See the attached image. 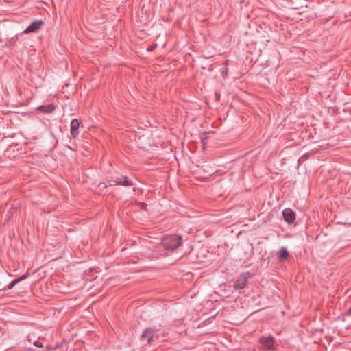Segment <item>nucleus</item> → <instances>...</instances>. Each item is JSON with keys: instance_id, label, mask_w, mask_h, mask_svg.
<instances>
[{"instance_id": "obj_1", "label": "nucleus", "mask_w": 351, "mask_h": 351, "mask_svg": "<svg viewBox=\"0 0 351 351\" xmlns=\"http://www.w3.org/2000/svg\"><path fill=\"white\" fill-rule=\"evenodd\" d=\"M163 247L168 250H174L181 244V238L176 235L168 236L162 241Z\"/></svg>"}, {"instance_id": "obj_2", "label": "nucleus", "mask_w": 351, "mask_h": 351, "mask_svg": "<svg viewBox=\"0 0 351 351\" xmlns=\"http://www.w3.org/2000/svg\"><path fill=\"white\" fill-rule=\"evenodd\" d=\"M261 344V349L263 350H274V339L273 337H262L258 339Z\"/></svg>"}, {"instance_id": "obj_3", "label": "nucleus", "mask_w": 351, "mask_h": 351, "mask_svg": "<svg viewBox=\"0 0 351 351\" xmlns=\"http://www.w3.org/2000/svg\"><path fill=\"white\" fill-rule=\"evenodd\" d=\"M155 330L152 328H147L141 335V339L145 341L147 344H151L153 341Z\"/></svg>"}, {"instance_id": "obj_4", "label": "nucleus", "mask_w": 351, "mask_h": 351, "mask_svg": "<svg viewBox=\"0 0 351 351\" xmlns=\"http://www.w3.org/2000/svg\"><path fill=\"white\" fill-rule=\"evenodd\" d=\"M283 217L285 220L289 223H291L295 221V213L293 212V210L290 208H286L283 210Z\"/></svg>"}, {"instance_id": "obj_5", "label": "nucleus", "mask_w": 351, "mask_h": 351, "mask_svg": "<svg viewBox=\"0 0 351 351\" xmlns=\"http://www.w3.org/2000/svg\"><path fill=\"white\" fill-rule=\"evenodd\" d=\"M43 23L42 21H36L33 22L29 25L27 29L24 31V33H30L37 32L43 25Z\"/></svg>"}, {"instance_id": "obj_6", "label": "nucleus", "mask_w": 351, "mask_h": 351, "mask_svg": "<svg viewBox=\"0 0 351 351\" xmlns=\"http://www.w3.org/2000/svg\"><path fill=\"white\" fill-rule=\"evenodd\" d=\"M79 126L80 122L77 119L72 120L71 123V134L74 138H76L78 135Z\"/></svg>"}, {"instance_id": "obj_7", "label": "nucleus", "mask_w": 351, "mask_h": 351, "mask_svg": "<svg viewBox=\"0 0 351 351\" xmlns=\"http://www.w3.org/2000/svg\"><path fill=\"white\" fill-rule=\"evenodd\" d=\"M116 184L117 185H123V186H131L132 183L128 179L127 177H121L119 178L117 181Z\"/></svg>"}, {"instance_id": "obj_8", "label": "nucleus", "mask_w": 351, "mask_h": 351, "mask_svg": "<svg viewBox=\"0 0 351 351\" xmlns=\"http://www.w3.org/2000/svg\"><path fill=\"white\" fill-rule=\"evenodd\" d=\"M289 255L287 250L285 247L280 248L278 251V256L280 260H285Z\"/></svg>"}, {"instance_id": "obj_9", "label": "nucleus", "mask_w": 351, "mask_h": 351, "mask_svg": "<svg viewBox=\"0 0 351 351\" xmlns=\"http://www.w3.org/2000/svg\"><path fill=\"white\" fill-rule=\"evenodd\" d=\"M38 109H40L41 110L46 112H51L53 110L54 107L51 106H41L38 108Z\"/></svg>"}, {"instance_id": "obj_10", "label": "nucleus", "mask_w": 351, "mask_h": 351, "mask_svg": "<svg viewBox=\"0 0 351 351\" xmlns=\"http://www.w3.org/2000/svg\"><path fill=\"white\" fill-rule=\"evenodd\" d=\"M26 278V276L25 275H23L20 278H18L15 280H14L10 284V285H12V286H14V285H16V284L19 283L23 279H25Z\"/></svg>"}, {"instance_id": "obj_11", "label": "nucleus", "mask_w": 351, "mask_h": 351, "mask_svg": "<svg viewBox=\"0 0 351 351\" xmlns=\"http://www.w3.org/2000/svg\"><path fill=\"white\" fill-rule=\"evenodd\" d=\"M34 345L36 347H39V348H42L43 347V344L38 341H36L34 342Z\"/></svg>"}, {"instance_id": "obj_12", "label": "nucleus", "mask_w": 351, "mask_h": 351, "mask_svg": "<svg viewBox=\"0 0 351 351\" xmlns=\"http://www.w3.org/2000/svg\"><path fill=\"white\" fill-rule=\"evenodd\" d=\"M346 314L347 315L351 316V307L348 309V311H346Z\"/></svg>"}, {"instance_id": "obj_13", "label": "nucleus", "mask_w": 351, "mask_h": 351, "mask_svg": "<svg viewBox=\"0 0 351 351\" xmlns=\"http://www.w3.org/2000/svg\"><path fill=\"white\" fill-rule=\"evenodd\" d=\"M236 288V289H243L244 287L243 286H241V287H234Z\"/></svg>"}, {"instance_id": "obj_14", "label": "nucleus", "mask_w": 351, "mask_h": 351, "mask_svg": "<svg viewBox=\"0 0 351 351\" xmlns=\"http://www.w3.org/2000/svg\"><path fill=\"white\" fill-rule=\"evenodd\" d=\"M13 287H11V286H9L8 287V289H10L11 288H12Z\"/></svg>"}]
</instances>
